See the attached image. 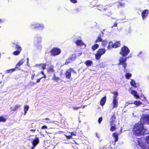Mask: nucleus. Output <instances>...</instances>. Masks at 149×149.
<instances>
[{"label": "nucleus", "mask_w": 149, "mask_h": 149, "mask_svg": "<svg viewBox=\"0 0 149 149\" xmlns=\"http://www.w3.org/2000/svg\"><path fill=\"white\" fill-rule=\"evenodd\" d=\"M81 107H73V109L74 110H76L78 109H79L81 108Z\"/></svg>", "instance_id": "obj_50"}, {"label": "nucleus", "mask_w": 149, "mask_h": 149, "mask_svg": "<svg viewBox=\"0 0 149 149\" xmlns=\"http://www.w3.org/2000/svg\"><path fill=\"white\" fill-rule=\"evenodd\" d=\"M7 120V118L4 117L3 116H0V123H5Z\"/></svg>", "instance_id": "obj_29"}, {"label": "nucleus", "mask_w": 149, "mask_h": 149, "mask_svg": "<svg viewBox=\"0 0 149 149\" xmlns=\"http://www.w3.org/2000/svg\"><path fill=\"white\" fill-rule=\"evenodd\" d=\"M120 41H119L116 42L114 43H113V48H116L120 47Z\"/></svg>", "instance_id": "obj_22"}, {"label": "nucleus", "mask_w": 149, "mask_h": 149, "mask_svg": "<svg viewBox=\"0 0 149 149\" xmlns=\"http://www.w3.org/2000/svg\"><path fill=\"white\" fill-rule=\"evenodd\" d=\"M39 142V139L38 137H37L33 140L32 143L33 146H36Z\"/></svg>", "instance_id": "obj_24"}, {"label": "nucleus", "mask_w": 149, "mask_h": 149, "mask_svg": "<svg viewBox=\"0 0 149 149\" xmlns=\"http://www.w3.org/2000/svg\"><path fill=\"white\" fill-rule=\"evenodd\" d=\"M148 13L149 10L148 9L144 10L142 11L141 13V16L143 19L146 18Z\"/></svg>", "instance_id": "obj_15"}, {"label": "nucleus", "mask_w": 149, "mask_h": 149, "mask_svg": "<svg viewBox=\"0 0 149 149\" xmlns=\"http://www.w3.org/2000/svg\"><path fill=\"white\" fill-rule=\"evenodd\" d=\"M61 49L57 47H54L52 48L51 50L50 53L52 56H56L59 55L61 53Z\"/></svg>", "instance_id": "obj_7"}, {"label": "nucleus", "mask_w": 149, "mask_h": 149, "mask_svg": "<svg viewBox=\"0 0 149 149\" xmlns=\"http://www.w3.org/2000/svg\"><path fill=\"white\" fill-rule=\"evenodd\" d=\"M1 82H0V84L1 83Z\"/></svg>", "instance_id": "obj_61"}, {"label": "nucleus", "mask_w": 149, "mask_h": 149, "mask_svg": "<svg viewBox=\"0 0 149 149\" xmlns=\"http://www.w3.org/2000/svg\"><path fill=\"white\" fill-rule=\"evenodd\" d=\"M99 47V45L98 44H95L93 45L91 47L92 50L94 51L98 49Z\"/></svg>", "instance_id": "obj_27"}, {"label": "nucleus", "mask_w": 149, "mask_h": 149, "mask_svg": "<svg viewBox=\"0 0 149 149\" xmlns=\"http://www.w3.org/2000/svg\"><path fill=\"white\" fill-rule=\"evenodd\" d=\"M37 76L35 74H32L31 76V79L32 80H34L35 79V77Z\"/></svg>", "instance_id": "obj_42"}, {"label": "nucleus", "mask_w": 149, "mask_h": 149, "mask_svg": "<svg viewBox=\"0 0 149 149\" xmlns=\"http://www.w3.org/2000/svg\"><path fill=\"white\" fill-rule=\"evenodd\" d=\"M76 58L77 56L75 54H72L66 60L63 65H67L72 61H74Z\"/></svg>", "instance_id": "obj_8"}, {"label": "nucleus", "mask_w": 149, "mask_h": 149, "mask_svg": "<svg viewBox=\"0 0 149 149\" xmlns=\"http://www.w3.org/2000/svg\"><path fill=\"white\" fill-rule=\"evenodd\" d=\"M75 43L78 46H81L83 45H84V47H85L86 46V44L83 42L81 40H77L75 42Z\"/></svg>", "instance_id": "obj_19"}, {"label": "nucleus", "mask_w": 149, "mask_h": 149, "mask_svg": "<svg viewBox=\"0 0 149 149\" xmlns=\"http://www.w3.org/2000/svg\"><path fill=\"white\" fill-rule=\"evenodd\" d=\"M52 79L54 81L56 82H58V81H62L60 78L56 76L55 73L53 74Z\"/></svg>", "instance_id": "obj_17"}, {"label": "nucleus", "mask_w": 149, "mask_h": 149, "mask_svg": "<svg viewBox=\"0 0 149 149\" xmlns=\"http://www.w3.org/2000/svg\"><path fill=\"white\" fill-rule=\"evenodd\" d=\"M47 129V127L45 125H43L41 127V129L42 130H45Z\"/></svg>", "instance_id": "obj_44"}, {"label": "nucleus", "mask_w": 149, "mask_h": 149, "mask_svg": "<svg viewBox=\"0 0 149 149\" xmlns=\"http://www.w3.org/2000/svg\"><path fill=\"white\" fill-rule=\"evenodd\" d=\"M62 74H63V72H62L61 74H60V75H62Z\"/></svg>", "instance_id": "obj_60"}, {"label": "nucleus", "mask_w": 149, "mask_h": 149, "mask_svg": "<svg viewBox=\"0 0 149 149\" xmlns=\"http://www.w3.org/2000/svg\"><path fill=\"white\" fill-rule=\"evenodd\" d=\"M65 76L67 79H70L71 77V73L69 69L67 70L65 73Z\"/></svg>", "instance_id": "obj_11"}, {"label": "nucleus", "mask_w": 149, "mask_h": 149, "mask_svg": "<svg viewBox=\"0 0 149 149\" xmlns=\"http://www.w3.org/2000/svg\"><path fill=\"white\" fill-rule=\"evenodd\" d=\"M133 102L132 101H127L126 102V104H127V105L132 104H133Z\"/></svg>", "instance_id": "obj_47"}, {"label": "nucleus", "mask_w": 149, "mask_h": 149, "mask_svg": "<svg viewBox=\"0 0 149 149\" xmlns=\"http://www.w3.org/2000/svg\"><path fill=\"white\" fill-rule=\"evenodd\" d=\"M130 52V51L129 48L126 46H122L119 52L120 54L122 56H126Z\"/></svg>", "instance_id": "obj_5"}, {"label": "nucleus", "mask_w": 149, "mask_h": 149, "mask_svg": "<svg viewBox=\"0 0 149 149\" xmlns=\"http://www.w3.org/2000/svg\"><path fill=\"white\" fill-rule=\"evenodd\" d=\"M42 41L41 38L40 37H38L36 38V43L37 44H38L41 42Z\"/></svg>", "instance_id": "obj_38"}, {"label": "nucleus", "mask_w": 149, "mask_h": 149, "mask_svg": "<svg viewBox=\"0 0 149 149\" xmlns=\"http://www.w3.org/2000/svg\"><path fill=\"white\" fill-rule=\"evenodd\" d=\"M147 123L149 124V115L142 116L140 121L134 125L133 129L134 134L136 136H141L144 133L143 124Z\"/></svg>", "instance_id": "obj_1"}, {"label": "nucleus", "mask_w": 149, "mask_h": 149, "mask_svg": "<svg viewBox=\"0 0 149 149\" xmlns=\"http://www.w3.org/2000/svg\"><path fill=\"white\" fill-rule=\"evenodd\" d=\"M15 68H14L11 69L7 70V72L8 73H11L14 71L15 70Z\"/></svg>", "instance_id": "obj_39"}, {"label": "nucleus", "mask_w": 149, "mask_h": 149, "mask_svg": "<svg viewBox=\"0 0 149 149\" xmlns=\"http://www.w3.org/2000/svg\"><path fill=\"white\" fill-rule=\"evenodd\" d=\"M131 94L134 96L136 98H139L140 96L137 94V92L134 90H132L131 91Z\"/></svg>", "instance_id": "obj_23"}, {"label": "nucleus", "mask_w": 149, "mask_h": 149, "mask_svg": "<svg viewBox=\"0 0 149 149\" xmlns=\"http://www.w3.org/2000/svg\"><path fill=\"white\" fill-rule=\"evenodd\" d=\"M113 43L112 42H109V45L107 46V49H110L111 48H113Z\"/></svg>", "instance_id": "obj_30"}, {"label": "nucleus", "mask_w": 149, "mask_h": 149, "mask_svg": "<svg viewBox=\"0 0 149 149\" xmlns=\"http://www.w3.org/2000/svg\"><path fill=\"white\" fill-rule=\"evenodd\" d=\"M69 69L70 70L71 73L72 71L75 73H76V72H75L72 68H69Z\"/></svg>", "instance_id": "obj_49"}, {"label": "nucleus", "mask_w": 149, "mask_h": 149, "mask_svg": "<svg viewBox=\"0 0 149 149\" xmlns=\"http://www.w3.org/2000/svg\"><path fill=\"white\" fill-rule=\"evenodd\" d=\"M126 56H121L119 59V62L118 64L119 65H121L124 68V72L126 71V68L127 65V63L126 62L127 61V58L125 57Z\"/></svg>", "instance_id": "obj_4"}, {"label": "nucleus", "mask_w": 149, "mask_h": 149, "mask_svg": "<svg viewBox=\"0 0 149 149\" xmlns=\"http://www.w3.org/2000/svg\"><path fill=\"white\" fill-rule=\"evenodd\" d=\"M103 120L102 117H100L98 118V123L99 124H100L102 121Z\"/></svg>", "instance_id": "obj_43"}, {"label": "nucleus", "mask_w": 149, "mask_h": 149, "mask_svg": "<svg viewBox=\"0 0 149 149\" xmlns=\"http://www.w3.org/2000/svg\"><path fill=\"white\" fill-rule=\"evenodd\" d=\"M2 22V20L1 19H0V23Z\"/></svg>", "instance_id": "obj_58"}, {"label": "nucleus", "mask_w": 149, "mask_h": 149, "mask_svg": "<svg viewBox=\"0 0 149 149\" xmlns=\"http://www.w3.org/2000/svg\"><path fill=\"white\" fill-rule=\"evenodd\" d=\"M133 104L136 105V107L138 106L139 105H141L142 104L141 102L140 101H135L133 102Z\"/></svg>", "instance_id": "obj_32"}, {"label": "nucleus", "mask_w": 149, "mask_h": 149, "mask_svg": "<svg viewBox=\"0 0 149 149\" xmlns=\"http://www.w3.org/2000/svg\"><path fill=\"white\" fill-rule=\"evenodd\" d=\"M30 131H33V132H35V130H33V129L31 130Z\"/></svg>", "instance_id": "obj_57"}, {"label": "nucleus", "mask_w": 149, "mask_h": 149, "mask_svg": "<svg viewBox=\"0 0 149 149\" xmlns=\"http://www.w3.org/2000/svg\"><path fill=\"white\" fill-rule=\"evenodd\" d=\"M40 73L42 74V75H44L45 74H44V72L43 71H41L40 72Z\"/></svg>", "instance_id": "obj_55"}, {"label": "nucleus", "mask_w": 149, "mask_h": 149, "mask_svg": "<svg viewBox=\"0 0 149 149\" xmlns=\"http://www.w3.org/2000/svg\"><path fill=\"white\" fill-rule=\"evenodd\" d=\"M29 109V107L27 105H25L24 107V115H25Z\"/></svg>", "instance_id": "obj_33"}, {"label": "nucleus", "mask_w": 149, "mask_h": 149, "mask_svg": "<svg viewBox=\"0 0 149 149\" xmlns=\"http://www.w3.org/2000/svg\"><path fill=\"white\" fill-rule=\"evenodd\" d=\"M119 135V133L117 132H114L112 134V136L114 139V141L115 143L118 141V140Z\"/></svg>", "instance_id": "obj_12"}, {"label": "nucleus", "mask_w": 149, "mask_h": 149, "mask_svg": "<svg viewBox=\"0 0 149 149\" xmlns=\"http://www.w3.org/2000/svg\"><path fill=\"white\" fill-rule=\"evenodd\" d=\"M101 35H100L98 36L97 38L95 40V42L97 43L98 42H102L103 40L101 38Z\"/></svg>", "instance_id": "obj_28"}, {"label": "nucleus", "mask_w": 149, "mask_h": 149, "mask_svg": "<svg viewBox=\"0 0 149 149\" xmlns=\"http://www.w3.org/2000/svg\"><path fill=\"white\" fill-rule=\"evenodd\" d=\"M139 144L143 149H148V147L143 143H139Z\"/></svg>", "instance_id": "obj_31"}, {"label": "nucleus", "mask_w": 149, "mask_h": 149, "mask_svg": "<svg viewBox=\"0 0 149 149\" xmlns=\"http://www.w3.org/2000/svg\"><path fill=\"white\" fill-rule=\"evenodd\" d=\"M118 99L113 98L112 102L113 104L112 109L117 107L118 105Z\"/></svg>", "instance_id": "obj_16"}, {"label": "nucleus", "mask_w": 149, "mask_h": 149, "mask_svg": "<svg viewBox=\"0 0 149 149\" xmlns=\"http://www.w3.org/2000/svg\"><path fill=\"white\" fill-rule=\"evenodd\" d=\"M47 72L48 73H52L53 72H54V66L53 65H51L48 68L47 70Z\"/></svg>", "instance_id": "obj_21"}, {"label": "nucleus", "mask_w": 149, "mask_h": 149, "mask_svg": "<svg viewBox=\"0 0 149 149\" xmlns=\"http://www.w3.org/2000/svg\"><path fill=\"white\" fill-rule=\"evenodd\" d=\"M32 26H33V28L35 29L42 30L44 28V26L42 24L38 23L34 24H32Z\"/></svg>", "instance_id": "obj_10"}, {"label": "nucleus", "mask_w": 149, "mask_h": 149, "mask_svg": "<svg viewBox=\"0 0 149 149\" xmlns=\"http://www.w3.org/2000/svg\"><path fill=\"white\" fill-rule=\"evenodd\" d=\"M43 76L41 77H40L38 79H36V82H34L33 81L31 82L30 83L32 85H35L37 83H39L40 82L41 79L43 78L45 79L46 78V76L45 74L43 75Z\"/></svg>", "instance_id": "obj_13"}, {"label": "nucleus", "mask_w": 149, "mask_h": 149, "mask_svg": "<svg viewBox=\"0 0 149 149\" xmlns=\"http://www.w3.org/2000/svg\"><path fill=\"white\" fill-rule=\"evenodd\" d=\"M107 97L106 95L104 96L103 97H102L100 99L99 103L101 105L103 106H104L106 101Z\"/></svg>", "instance_id": "obj_14"}, {"label": "nucleus", "mask_w": 149, "mask_h": 149, "mask_svg": "<svg viewBox=\"0 0 149 149\" xmlns=\"http://www.w3.org/2000/svg\"><path fill=\"white\" fill-rule=\"evenodd\" d=\"M112 94L114 95V96L113 97V98L118 99L117 96L118 95V93L116 91H114L111 93Z\"/></svg>", "instance_id": "obj_37"}, {"label": "nucleus", "mask_w": 149, "mask_h": 149, "mask_svg": "<svg viewBox=\"0 0 149 149\" xmlns=\"http://www.w3.org/2000/svg\"><path fill=\"white\" fill-rule=\"evenodd\" d=\"M70 1L72 3H76L77 2V0H70Z\"/></svg>", "instance_id": "obj_48"}, {"label": "nucleus", "mask_w": 149, "mask_h": 149, "mask_svg": "<svg viewBox=\"0 0 149 149\" xmlns=\"http://www.w3.org/2000/svg\"><path fill=\"white\" fill-rule=\"evenodd\" d=\"M66 137L68 139H69L72 138V136H71V135H66Z\"/></svg>", "instance_id": "obj_45"}, {"label": "nucleus", "mask_w": 149, "mask_h": 149, "mask_svg": "<svg viewBox=\"0 0 149 149\" xmlns=\"http://www.w3.org/2000/svg\"><path fill=\"white\" fill-rule=\"evenodd\" d=\"M24 62V60L23 58L19 60L16 64L15 67V68H18L20 66L22 65Z\"/></svg>", "instance_id": "obj_20"}, {"label": "nucleus", "mask_w": 149, "mask_h": 149, "mask_svg": "<svg viewBox=\"0 0 149 149\" xmlns=\"http://www.w3.org/2000/svg\"><path fill=\"white\" fill-rule=\"evenodd\" d=\"M70 135H71V136H76V135L73 132H72L71 133Z\"/></svg>", "instance_id": "obj_53"}, {"label": "nucleus", "mask_w": 149, "mask_h": 149, "mask_svg": "<svg viewBox=\"0 0 149 149\" xmlns=\"http://www.w3.org/2000/svg\"><path fill=\"white\" fill-rule=\"evenodd\" d=\"M132 76V74L129 73H126L125 75L126 78L127 79H129Z\"/></svg>", "instance_id": "obj_36"}, {"label": "nucleus", "mask_w": 149, "mask_h": 149, "mask_svg": "<svg viewBox=\"0 0 149 149\" xmlns=\"http://www.w3.org/2000/svg\"><path fill=\"white\" fill-rule=\"evenodd\" d=\"M105 66H106L103 63H101L99 64L100 68H104Z\"/></svg>", "instance_id": "obj_41"}, {"label": "nucleus", "mask_w": 149, "mask_h": 149, "mask_svg": "<svg viewBox=\"0 0 149 149\" xmlns=\"http://www.w3.org/2000/svg\"><path fill=\"white\" fill-rule=\"evenodd\" d=\"M43 120V122L45 123H48L50 121L49 119L48 118H45L42 119Z\"/></svg>", "instance_id": "obj_40"}, {"label": "nucleus", "mask_w": 149, "mask_h": 149, "mask_svg": "<svg viewBox=\"0 0 149 149\" xmlns=\"http://www.w3.org/2000/svg\"><path fill=\"white\" fill-rule=\"evenodd\" d=\"M117 24L116 23V22H115L113 25V26L112 27V28H113L114 27H117Z\"/></svg>", "instance_id": "obj_51"}, {"label": "nucleus", "mask_w": 149, "mask_h": 149, "mask_svg": "<svg viewBox=\"0 0 149 149\" xmlns=\"http://www.w3.org/2000/svg\"><path fill=\"white\" fill-rule=\"evenodd\" d=\"M20 106V105H16L15 106L13 109L12 110V111H16L19 108Z\"/></svg>", "instance_id": "obj_34"}, {"label": "nucleus", "mask_w": 149, "mask_h": 149, "mask_svg": "<svg viewBox=\"0 0 149 149\" xmlns=\"http://www.w3.org/2000/svg\"><path fill=\"white\" fill-rule=\"evenodd\" d=\"M101 42H102V45L104 47H105L108 43V41L105 40H103Z\"/></svg>", "instance_id": "obj_35"}, {"label": "nucleus", "mask_w": 149, "mask_h": 149, "mask_svg": "<svg viewBox=\"0 0 149 149\" xmlns=\"http://www.w3.org/2000/svg\"><path fill=\"white\" fill-rule=\"evenodd\" d=\"M146 140L147 143L149 144V135L146 136Z\"/></svg>", "instance_id": "obj_46"}, {"label": "nucleus", "mask_w": 149, "mask_h": 149, "mask_svg": "<svg viewBox=\"0 0 149 149\" xmlns=\"http://www.w3.org/2000/svg\"><path fill=\"white\" fill-rule=\"evenodd\" d=\"M13 44L15 45V48L17 49V50L14 52L13 54L15 56L18 55L20 54L22 51V48L19 45L17 44L14 43Z\"/></svg>", "instance_id": "obj_9"}, {"label": "nucleus", "mask_w": 149, "mask_h": 149, "mask_svg": "<svg viewBox=\"0 0 149 149\" xmlns=\"http://www.w3.org/2000/svg\"><path fill=\"white\" fill-rule=\"evenodd\" d=\"M36 146H32L31 148V149H33V148L35 147H36Z\"/></svg>", "instance_id": "obj_56"}, {"label": "nucleus", "mask_w": 149, "mask_h": 149, "mask_svg": "<svg viewBox=\"0 0 149 149\" xmlns=\"http://www.w3.org/2000/svg\"><path fill=\"white\" fill-rule=\"evenodd\" d=\"M96 8L97 9L103 11L106 15L110 16L112 14L111 10L115 8V6L114 3H110L106 5L105 8L101 5L97 6Z\"/></svg>", "instance_id": "obj_2"}, {"label": "nucleus", "mask_w": 149, "mask_h": 149, "mask_svg": "<svg viewBox=\"0 0 149 149\" xmlns=\"http://www.w3.org/2000/svg\"><path fill=\"white\" fill-rule=\"evenodd\" d=\"M106 50L105 49L99 48L95 54V59L97 60L100 59L101 56L104 54Z\"/></svg>", "instance_id": "obj_6"}, {"label": "nucleus", "mask_w": 149, "mask_h": 149, "mask_svg": "<svg viewBox=\"0 0 149 149\" xmlns=\"http://www.w3.org/2000/svg\"><path fill=\"white\" fill-rule=\"evenodd\" d=\"M84 63L88 67L91 66L93 64V62L90 60H88L86 61Z\"/></svg>", "instance_id": "obj_26"}, {"label": "nucleus", "mask_w": 149, "mask_h": 149, "mask_svg": "<svg viewBox=\"0 0 149 149\" xmlns=\"http://www.w3.org/2000/svg\"><path fill=\"white\" fill-rule=\"evenodd\" d=\"M86 107V106H83L82 107V108L84 109L85 107Z\"/></svg>", "instance_id": "obj_59"}, {"label": "nucleus", "mask_w": 149, "mask_h": 149, "mask_svg": "<svg viewBox=\"0 0 149 149\" xmlns=\"http://www.w3.org/2000/svg\"><path fill=\"white\" fill-rule=\"evenodd\" d=\"M38 44H37V45H36V47H37H37H39L40 48H41V46L40 45H38Z\"/></svg>", "instance_id": "obj_54"}, {"label": "nucleus", "mask_w": 149, "mask_h": 149, "mask_svg": "<svg viewBox=\"0 0 149 149\" xmlns=\"http://www.w3.org/2000/svg\"><path fill=\"white\" fill-rule=\"evenodd\" d=\"M131 80L130 83L131 86L134 88H136L137 86L135 81L132 79H131Z\"/></svg>", "instance_id": "obj_25"}, {"label": "nucleus", "mask_w": 149, "mask_h": 149, "mask_svg": "<svg viewBox=\"0 0 149 149\" xmlns=\"http://www.w3.org/2000/svg\"><path fill=\"white\" fill-rule=\"evenodd\" d=\"M116 116L115 113H114L110 118L109 124L110 126V130L111 131H113L116 129Z\"/></svg>", "instance_id": "obj_3"}, {"label": "nucleus", "mask_w": 149, "mask_h": 149, "mask_svg": "<svg viewBox=\"0 0 149 149\" xmlns=\"http://www.w3.org/2000/svg\"><path fill=\"white\" fill-rule=\"evenodd\" d=\"M119 5L120 6H123L124 5V4L123 3H122L120 2L119 3Z\"/></svg>", "instance_id": "obj_52"}, {"label": "nucleus", "mask_w": 149, "mask_h": 149, "mask_svg": "<svg viewBox=\"0 0 149 149\" xmlns=\"http://www.w3.org/2000/svg\"><path fill=\"white\" fill-rule=\"evenodd\" d=\"M46 65L45 63H40L36 65V66L40 69L44 70L46 68Z\"/></svg>", "instance_id": "obj_18"}]
</instances>
